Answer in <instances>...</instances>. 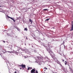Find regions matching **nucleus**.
I'll list each match as a JSON object with an SVG mask.
<instances>
[{
	"label": "nucleus",
	"mask_w": 73,
	"mask_h": 73,
	"mask_svg": "<svg viewBox=\"0 0 73 73\" xmlns=\"http://www.w3.org/2000/svg\"><path fill=\"white\" fill-rule=\"evenodd\" d=\"M48 53L50 54V55L51 56V57H52V58H54V57H53V53L51 50V49H49V50H47Z\"/></svg>",
	"instance_id": "1"
},
{
	"label": "nucleus",
	"mask_w": 73,
	"mask_h": 73,
	"mask_svg": "<svg viewBox=\"0 0 73 73\" xmlns=\"http://www.w3.org/2000/svg\"><path fill=\"white\" fill-rule=\"evenodd\" d=\"M44 71H45V70H44Z\"/></svg>",
	"instance_id": "26"
},
{
	"label": "nucleus",
	"mask_w": 73,
	"mask_h": 73,
	"mask_svg": "<svg viewBox=\"0 0 73 73\" xmlns=\"http://www.w3.org/2000/svg\"><path fill=\"white\" fill-rule=\"evenodd\" d=\"M59 65H60V66H61V67H63V66H62V64H61V63Z\"/></svg>",
	"instance_id": "13"
},
{
	"label": "nucleus",
	"mask_w": 73,
	"mask_h": 73,
	"mask_svg": "<svg viewBox=\"0 0 73 73\" xmlns=\"http://www.w3.org/2000/svg\"><path fill=\"white\" fill-rule=\"evenodd\" d=\"M44 69H46V70H47V69H48V68H47L46 67L44 68Z\"/></svg>",
	"instance_id": "16"
},
{
	"label": "nucleus",
	"mask_w": 73,
	"mask_h": 73,
	"mask_svg": "<svg viewBox=\"0 0 73 73\" xmlns=\"http://www.w3.org/2000/svg\"><path fill=\"white\" fill-rule=\"evenodd\" d=\"M4 41V42H5V41Z\"/></svg>",
	"instance_id": "27"
},
{
	"label": "nucleus",
	"mask_w": 73,
	"mask_h": 73,
	"mask_svg": "<svg viewBox=\"0 0 73 73\" xmlns=\"http://www.w3.org/2000/svg\"><path fill=\"white\" fill-rule=\"evenodd\" d=\"M73 30V24H72V27H71V29H70V31H72Z\"/></svg>",
	"instance_id": "5"
},
{
	"label": "nucleus",
	"mask_w": 73,
	"mask_h": 73,
	"mask_svg": "<svg viewBox=\"0 0 73 73\" xmlns=\"http://www.w3.org/2000/svg\"><path fill=\"white\" fill-rule=\"evenodd\" d=\"M55 61L56 62H57V64H59V65H60L61 63V62H60V61H58V60L57 59L55 60Z\"/></svg>",
	"instance_id": "3"
},
{
	"label": "nucleus",
	"mask_w": 73,
	"mask_h": 73,
	"mask_svg": "<svg viewBox=\"0 0 73 73\" xmlns=\"http://www.w3.org/2000/svg\"><path fill=\"white\" fill-rule=\"evenodd\" d=\"M15 73H17V72H16V71H15L14 72Z\"/></svg>",
	"instance_id": "19"
},
{
	"label": "nucleus",
	"mask_w": 73,
	"mask_h": 73,
	"mask_svg": "<svg viewBox=\"0 0 73 73\" xmlns=\"http://www.w3.org/2000/svg\"><path fill=\"white\" fill-rule=\"evenodd\" d=\"M64 62L66 65H67V62H66V61H65Z\"/></svg>",
	"instance_id": "10"
},
{
	"label": "nucleus",
	"mask_w": 73,
	"mask_h": 73,
	"mask_svg": "<svg viewBox=\"0 0 73 73\" xmlns=\"http://www.w3.org/2000/svg\"><path fill=\"white\" fill-rule=\"evenodd\" d=\"M9 53H11V52H10V51H9Z\"/></svg>",
	"instance_id": "20"
},
{
	"label": "nucleus",
	"mask_w": 73,
	"mask_h": 73,
	"mask_svg": "<svg viewBox=\"0 0 73 73\" xmlns=\"http://www.w3.org/2000/svg\"><path fill=\"white\" fill-rule=\"evenodd\" d=\"M20 69H22L21 68H20Z\"/></svg>",
	"instance_id": "22"
},
{
	"label": "nucleus",
	"mask_w": 73,
	"mask_h": 73,
	"mask_svg": "<svg viewBox=\"0 0 73 73\" xmlns=\"http://www.w3.org/2000/svg\"><path fill=\"white\" fill-rule=\"evenodd\" d=\"M29 21L31 23V24H32V23H33V21H32V20L31 19H29Z\"/></svg>",
	"instance_id": "8"
},
{
	"label": "nucleus",
	"mask_w": 73,
	"mask_h": 73,
	"mask_svg": "<svg viewBox=\"0 0 73 73\" xmlns=\"http://www.w3.org/2000/svg\"><path fill=\"white\" fill-rule=\"evenodd\" d=\"M13 21L15 23V20H14V19H13Z\"/></svg>",
	"instance_id": "17"
},
{
	"label": "nucleus",
	"mask_w": 73,
	"mask_h": 73,
	"mask_svg": "<svg viewBox=\"0 0 73 73\" xmlns=\"http://www.w3.org/2000/svg\"><path fill=\"white\" fill-rule=\"evenodd\" d=\"M7 17L8 18H9V19H11V20H13V19H14V18H13L11 17H9L8 16H7Z\"/></svg>",
	"instance_id": "6"
},
{
	"label": "nucleus",
	"mask_w": 73,
	"mask_h": 73,
	"mask_svg": "<svg viewBox=\"0 0 73 73\" xmlns=\"http://www.w3.org/2000/svg\"><path fill=\"white\" fill-rule=\"evenodd\" d=\"M19 66H21L22 68H25L26 66L25 64H22L21 65H19Z\"/></svg>",
	"instance_id": "2"
},
{
	"label": "nucleus",
	"mask_w": 73,
	"mask_h": 73,
	"mask_svg": "<svg viewBox=\"0 0 73 73\" xmlns=\"http://www.w3.org/2000/svg\"><path fill=\"white\" fill-rule=\"evenodd\" d=\"M36 73H38V71H37V70H36Z\"/></svg>",
	"instance_id": "15"
},
{
	"label": "nucleus",
	"mask_w": 73,
	"mask_h": 73,
	"mask_svg": "<svg viewBox=\"0 0 73 73\" xmlns=\"http://www.w3.org/2000/svg\"><path fill=\"white\" fill-rule=\"evenodd\" d=\"M31 69H32V68L29 67L27 68V70H31Z\"/></svg>",
	"instance_id": "7"
},
{
	"label": "nucleus",
	"mask_w": 73,
	"mask_h": 73,
	"mask_svg": "<svg viewBox=\"0 0 73 73\" xmlns=\"http://www.w3.org/2000/svg\"><path fill=\"white\" fill-rule=\"evenodd\" d=\"M64 61H65V60L64 59H63L62 60V61H63V62H64Z\"/></svg>",
	"instance_id": "18"
},
{
	"label": "nucleus",
	"mask_w": 73,
	"mask_h": 73,
	"mask_svg": "<svg viewBox=\"0 0 73 73\" xmlns=\"http://www.w3.org/2000/svg\"><path fill=\"white\" fill-rule=\"evenodd\" d=\"M26 38L27 39H28V38H27L26 37Z\"/></svg>",
	"instance_id": "24"
},
{
	"label": "nucleus",
	"mask_w": 73,
	"mask_h": 73,
	"mask_svg": "<svg viewBox=\"0 0 73 73\" xmlns=\"http://www.w3.org/2000/svg\"><path fill=\"white\" fill-rule=\"evenodd\" d=\"M24 31H28V29H27V27L25 28Z\"/></svg>",
	"instance_id": "11"
},
{
	"label": "nucleus",
	"mask_w": 73,
	"mask_h": 73,
	"mask_svg": "<svg viewBox=\"0 0 73 73\" xmlns=\"http://www.w3.org/2000/svg\"><path fill=\"white\" fill-rule=\"evenodd\" d=\"M53 29H54V28L53 27Z\"/></svg>",
	"instance_id": "21"
},
{
	"label": "nucleus",
	"mask_w": 73,
	"mask_h": 73,
	"mask_svg": "<svg viewBox=\"0 0 73 73\" xmlns=\"http://www.w3.org/2000/svg\"><path fill=\"white\" fill-rule=\"evenodd\" d=\"M33 73H35V72H33Z\"/></svg>",
	"instance_id": "25"
},
{
	"label": "nucleus",
	"mask_w": 73,
	"mask_h": 73,
	"mask_svg": "<svg viewBox=\"0 0 73 73\" xmlns=\"http://www.w3.org/2000/svg\"><path fill=\"white\" fill-rule=\"evenodd\" d=\"M50 20V19H46L45 20V21H48V20Z\"/></svg>",
	"instance_id": "12"
},
{
	"label": "nucleus",
	"mask_w": 73,
	"mask_h": 73,
	"mask_svg": "<svg viewBox=\"0 0 73 73\" xmlns=\"http://www.w3.org/2000/svg\"><path fill=\"white\" fill-rule=\"evenodd\" d=\"M16 28V29H17V30H18V31H20V29H19V27Z\"/></svg>",
	"instance_id": "9"
},
{
	"label": "nucleus",
	"mask_w": 73,
	"mask_h": 73,
	"mask_svg": "<svg viewBox=\"0 0 73 73\" xmlns=\"http://www.w3.org/2000/svg\"><path fill=\"white\" fill-rule=\"evenodd\" d=\"M46 10H48V9H43V11H46Z\"/></svg>",
	"instance_id": "14"
},
{
	"label": "nucleus",
	"mask_w": 73,
	"mask_h": 73,
	"mask_svg": "<svg viewBox=\"0 0 73 73\" xmlns=\"http://www.w3.org/2000/svg\"><path fill=\"white\" fill-rule=\"evenodd\" d=\"M72 23H73V21L72 22Z\"/></svg>",
	"instance_id": "23"
},
{
	"label": "nucleus",
	"mask_w": 73,
	"mask_h": 73,
	"mask_svg": "<svg viewBox=\"0 0 73 73\" xmlns=\"http://www.w3.org/2000/svg\"><path fill=\"white\" fill-rule=\"evenodd\" d=\"M35 72V69H33L31 70V73H34Z\"/></svg>",
	"instance_id": "4"
}]
</instances>
